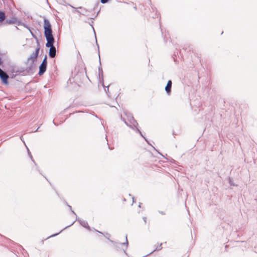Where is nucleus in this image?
<instances>
[{
	"instance_id": "f257e3e1",
	"label": "nucleus",
	"mask_w": 257,
	"mask_h": 257,
	"mask_svg": "<svg viewBox=\"0 0 257 257\" xmlns=\"http://www.w3.org/2000/svg\"><path fill=\"white\" fill-rule=\"evenodd\" d=\"M44 33L46 38L47 43L46 47L50 48L49 55L51 58H54L56 56V50L55 47L54 46L55 39L52 34V29L51 25L49 21L46 18L44 19Z\"/></svg>"
},
{
	"instance_id": "f03ea898",
	"label": "nucleus",
	"mask_w": 257,
	"mask_h": 257,
	"mask_svg": "<svg viewBox=\"0 0 257 257\" xmlns=\"http://www.w3.org/2000/svg\"><path fill=\"white\" fill-rule=\"evenodd\" d=\"M40 51V47L38 46L35 52L32 53L31 56L28 58L26 63V71L27 73H30L33 72L35 67V62L38 57L39 52Z\"/></svg>"
},
{
	"instance_id": "7ed1b4c3",
	"label": "nucleus",
	"mask_w": 257,
	"mask_h": 257,
	"mask_svg": "<svg viewBox=\"0 0 257 257\" xmlns=\"http://www.w3.org/2000/svg\"><path fill=\"white\" fill-rule=\"evenodd\" d=\"M123 121L126 125L132 128H134V127H136V128H138L137 126L138 125V123L133 116H128L127 120L123 119Z\"/></svg>"
},
{
	"instance_id": "20e7f679",
	"label": "nucleus",
	"mask_w": 257,
	"mask_h": 257,
	"mask_svg": "<svg viewBox=\"0 0 257 257\" xmlns=\"http://www.w3.org/2000/svg\"><path fill=\"white\" fill-rule=\"evenodd\" d=\"M0 78L4 84H6L8 83V79L9 78V76L5 72H4L1 68H0Z\"/></svg>"
},
{
	"instance_id": "39448f33",
	"label": "nucleus",
	"mask_w": 257,
	"mask_h": 257,
	"mask_svg": "<svg viewBox=\"0 0 257 257\" xmlns=\"http://www.w3.org/2000/svg\"><path fill=\"white\" fill-rule=\"evenodd\" d=\"M172 81L169 80L167 84V85L165 87V91H166L168 95H170L171 92V88H172Z\"/></svg>"
},
{
	"instance_id": "423d86ee",
	"label": "nucleus",
	"mask_w": 257,
	"mask_h": 257,
	"mask_svg": "<svg viewBox=\"0 0 257 257\" xmlns=\"http://www.w3.org/2000/svg\"><path fill=\"white\" fill-rule=\"evenodd\" d=\"M47 68V65L42 64L39 66V75L40 76L42 75L46 71Z\"/></svg>"
},
{
	"instance_id": "0eeeda50",
	"label": "nucleus",
	"mask_w": 257,
	"mask_h": 257,
	"mask_svg": "<svg viewBox=\"0 0 257 257\" xmlns=\"http://www.w3.org/2000/svg\"><path fill=\"white\" fill-rule=\"evenodd\" d=\"M76 220H78L80 224L84 227L88 229V230L90 229V227L88 225V223L86 221L80 219L79 218H77Z\"/></svg>"
},
{
	"instance_id": "6e6552de",
	"label": "nucleus",
	"mask_w": 257,
	"mask_h": 257,
	"mask_svg": "<svg viewBox=\"0 0 257 257\" xmlns=\"http://www.w3.org/2000/svg\"><path fill=\"white\" fill-rule=\"evenodd\" d=\"M17 19L16 18H13L11 20H7L6 23L8 24H14L17 22Z\"/></svg>"
},
{
	"instance_id": "1a4fd4ad",
	"label": "nucleus",
	"mask_w": 257,
	"mask_h": 257,
	"mask_svg": "<svg viewBox=\"0 0 257 257\" xmlns=\"http://www.w3.org/2000/svg\"><path fill=\"white\" fill-rule=\"evenodd\" d=\"M6 18L5 13L4 12L0 11V23L3 22Z\"/></svg>"
},
{
	"instance_id": "9d476101",
	"label": "nucleus",
	"mask_w": 257,
	"mask_h": 257,
	"mask_svg": "<svg viewBox=\"0 0 257 257\" xmlns=\"http://www.w3.org/2000/svg\"><path fill=\"white\" fill-rule=\"evenodd\" d=\"M79 9H81V11L79 12L78 11H77V12L78 13H80L81 14H82L83 15H85V13L87 12V11L85 9H83L81 7H80Z\"/></svg>"
},
{
	"instance_id": "9b49d317",
	"label": "nucleus",
	"mask_w": 257,
	"mask_h": 257,
	"mask_svg": "<svg viewBox=\"0 0 257 257\" xmlns=\"http://www.w3.org/2000/svg\"><path fill=\"white\" fill-rule=\"evenodd\" d=\"M98 73H99V77H100V76H101L102 77L103 76V75H102V73H103V71H102V69L100 67L98 69Z\"/></svg>"
},
{
	"instance_id": "f8f14e48",
	"label": "nucleus",
	"mask_w": 257,
	"mask_h": 257,
	"mask_svg": "<svg viewBox=\"0 0 257 257\" xmlns=\"http://www.w3.org/2000/svg\"><path fill=\"white\" fill-rule=\"evenodd\" d=\"M162 243H161L159 246H157L152 252H154L156 250H161L162 249Z\"/></svg>"
},
{
	"instance_id": "ddd939ff",
	"label": "nucleus",
	"mask_w": 257,
	"mask_h": 257,
	"mask_svg": "<svg viewBox=\"0 0 257 257\" xmlns=\"http://www.w3.org/2000/svg\"><path fill=\"white\" fill-rule=\"evenodd\" d=\"M47 56L46 55L45 57H44L42 62V64H46V65H47Z\"/></svg>"
},
{
	"instance_id": "4468645a",
	"label": "nucleus",
	"mask_w": 257,
	"mask_h": 257,
	"mask_svg": "<svg viewBox=\"0 0 257 257\" xmlns=\"http://www.w3.org/2000/svg\"><path fill=\"white\" fill-rule=\"evenodd\" d=\"M137 131L140 134V135L143 137V138L144 139H145V141H147V139H146V138L143 136L142 132L140 131V130L138 128H137Z\"/></svg>"
},
{
	"instance_id": "2eb2a0df",
	"label": "nucleus",
	"mask_w": 257,
	"mask_h": 257,
	"mask_svg": "<svg viewBox=\"0 0 257 257\" xmlns=\"http://www.w3.org/2000/svg\"><path fill=\"white\" fill-rule=\"evenodd\" d=\"M137 131L140 134V135L143 137V138L144 139H145V141H147V139H146V138L143 136L142 132L140 131V130L138 128H137Z\"/></svg>"
},
{
	"instance_id": "dca6fc26",
	"label": "nucleus",
	"mask_w": 257,
	"mask_h": 257,
	"mask_svg": "<svg viewBox=\"0 0 257 257\" xmlns=\"http://www.w3.org/2000/svg\"><path fill=\"white\" fill-rule=\"evenodd\" d=\"M137 131L140 134V135L143 137V138L144 139H145V141H147V139H146V138L143 136L142 132L140 131V130L138 128H137Z\"/></svg>"
},
{
	"instance_id": "f3484780",
	"label": "nucleus",
	"mask_w": 257,
	"mask_h": 257,
	"mask_svg": "<svg viewBox=\"0 0 257 257\" xmlns=\"http://www.w3.org/2000/svg\"><path fill=\"white\" fill-rule=\"evenodd\" d=\"M137 131L140 134V135L143 137V138L144 139H145V141H147V139H146V138L143 136L142 132L140 131V130L138 128H137Z\"/></svg>"
},
{
	"instance_id": "a211bd4d",
	"label": "nucleus",
	"mask_w": 257,
	"mask_h": 257,
	"mask_svg": "<svg viewBox=\"0 0 257 257\" xmlns=\"http://www.w3.org/2000/svg\"><path fill=\"white\" fill-rule=\"evenodd\" d=\"M108 0H101V3L102 4H105L106 3Z\"/></svg>"
},
{
	"instance_id": "6ab92c4d",
	"label": "nucleus",
	"mask_w": 257,
	"mask_h": 257,
	"mask_svg": "<svg viewBox=\"0 0 257 257\" xmlns=\"http://www.w3.org/2000/svg\"><path fill=\"white\" fill-rule=\"evenodd\" d=\"M122 244H125L126 245H127V244H128V241H127V236H126V242L125 243H123Z\"/></svg>"
},
{
	"instance_id": "aec40b11",
	"label": "nucleus",
	"mask_w": 257,
	"mask_h": 257,
	"mask_svg": "<svg viewBox=\"0 0 257 257\" xmlns=\"http://www.w3.org/2000/svg\"><path fill=\"white\" fill-rule=\"evenodd\" d=\"M63 231V230H61L60 232H59V233H56V234H53V235H52L51 236H50V237H52V236H56L57 235H58L59 233H60L61 232H62Z\"/></svg>"
},
{
	"instance_id": "412c9836",
	"label": "nucleus",
	"mask_w": 257,
	"mask_h": 257,
	"mask_svg": "<svg viewBox=\"0 0 257 257\" xmlns=\"http://www.w3.org/2000/svg\"><path fill=\"white\" fill-rule=\"evenodd\" d=\"M229 183L231 185H234L233 184V182H232V181L231 180V179H229Z\"/></svg>"
},
{
	"instance_id": "4be33fe9",
	"label": "nucleus",
	"mask_w": 257,
	"mask_h": 257,
	"mask_svg": "<svg viewBox=\"0 0 257 257\" xmlns=\"http://www.w3.org/2000/svg\"><path fill=\"white\" fill-rule=\"evenodd\" d=\"M159 213H161L162 215H165V213L163 211H159Z\"/></svg>"
},
{
	"instance_id": "5701e85b",
	"label": "nucleus",
	"mask_w": 257,
	"mask_h": 257,
	"mask_svg": "<svg viewBox=\"0 0 257 257\" xmlns=\"http://www.w3.org/2000/svg\"><path fill=\"white\" fill-rule=\"evenodd\" d=\"M146 219H147V218L146 217H143V220H144L145 223H146Z\"/></svg>"
},
{
	"instance_id": "b1692460",
	"label": "nucleus",
	"mask_w": 257,
	"mask_h": 257,
	"mask_svg": "<svg viewBox=\"0 0 257 257\" xmlns=\"http://www.w3.org/2000/svg\"><path fill=\"white\" fill-rule=\"evenodd\" d=\"M104 90L106 92L108 91V87H107V89L106 88H104Z\"/></svg>"
},
{
	"instance_id": "393cba45",
	"label": "nucleus",
	"mask_w": 257,
	"mask_h": 257,
	"mask_svg": "<svg viewBox=\"0 0 257 257\" xmlns=\"http://www.w3.org/2000/svg\"><path fill=\"white\" fill-rule=\"evenodd\" d=\"M28 152H29V156L31 158V159H32V155L31 154L30 152H29V151L28 150Z\"/></svg>"
},
{
	"instance_id": "a878e982",
	"label": "nucleus",
	"mask_w": 257,
	"mask_h": 257,
	"mask_svg": "<svg viewBox=\"0 0 257 257\" xmlns=\"http://www.w3.org/2000/svg\"><path fill=\"white\" fill-rule=\"evenodd\" d=\"M2 59L0 58V65L2 64Z\"/></svg>"
},
{
	"instance_id": "bb28decb",
	"label": "nucleus",
	"mask_w": 257,
	"mask_h": 257,
	"mask_svg": "<svg viewBox=\"0 0 257 257\" xmlns=\"http://www.w3.org/2000/svg\"><path fill=\"white\" fill-rule=\"evenodd\" d=\"M96 231H97V232H98L99 233H101V234H103V233H102V232H100V231H98V230H96Z\"/></svg>"
},
{
	"instance_id": "cd10ccee",
	"label": "nucleus",
	"mask_w": 257,
	"mask_h": 257,
	"mask_svg": "<svg viewBox=\"0 0 257 257\" xmlns=\"http://www.w3.org/2000/svg\"><path fill=\"white\" fill-rule=\"evenodd\" d=\"M72 212H73V213H74L75 215H76V213L74 212V211L72 210Z\"/></svg>"
},
{
	"instance_id": "c85d7f7f",
	"label": "nucleus",
	"mask_w": 257,
	"mask_h": 257,
	"mask_svg": "<svg viewBox=\"0 0 257 257\" xmlns=\"http://www.w3.org/2000/svg\"><path fill=\"white\" fill-rule=\"evenodd\" d=\"M74 223V222H73L72 223H71V224H70V226H72V225H73V224Z\"/></svg>"
},
{
	"instance_id": "c756f323",
	"label": "nucleus",
	"mask_w": 257,
	"mask_h": 257,
	"mask_svg": "<svg viewBox=\"0 0 257 257\" xmlns=\"http://www.w3.org/2000/svg\"><path fill=\"white\" fill-rule=\"evenodd\" d=\"M74 223V222H73L72 223H71V224H70V226H72V225H73V224Z\"/></svg>"
},
{
	"instance_id": "7c9ffc66",
	"label": "nucleus",
	"mask_w": 257,
	"mask_h": 257,
	"mask_svg": "<svg viewBox=\"0 0 257 257\" xmlns=\"http://www.w3.org/2000/svg\"><path fill=\"white\" fill-rule=\"evenodd\" d=\"M74 223V222H73L72 223H71V224H70V226H72V225H73V224Z\"/></svg>"
},
{
	"instance_id": "2f4dec72",
	"label": "nucleus",
	"mask_w": 257,
	"mask_h": 257,
	"mask_svg": "<svg viewBox=\"0 0 257 257\" xmlns=\"http://www.w3.org/2000/svg\"><path fill=\"white\" fill-rule=\"evenodd\" d=\"M74 223V222H73L72 223H71V224H70V226H72V225H73V224Z\"/></svg>"
},
{
	"instance_id": "473e14b6",
	"label": "nucleus",
	"mask_w": 257,
	"mask_h": 257,
	"mask_svg": "<svg viewBox=\"0 0 257 257\" xmlns=\"http://www.w3.org/2000/svg\"><path fill=\"white\" fill-rule=\"evenodd\" d=\"M99 61H100V55H99Z\"/></svg>"
},
{
	"instance_id": "72a5a7b5",
	"label": "nucleus",
	"mask_w": 257,
	"mask_h": 257,
	"mask_svg": "<svg viewBox=\"0 0 257 257\" xmlns=\"http://www.w3.org/2000/svg\"><path fill=\"white\" fill-rule=\"evenodd\" d=\"M69 207L71 209V206L70 205H68Z\"/></svg>"
},
{
	"instance_id": "f704fd0d",
	"label": "nucleus",
	"mask_w": 257,
	"mask_h": 257,
	"mask_svg": "<svg viewBox=\"0 0 257 257\" xmlns=\"http://www.w3.org/2000/svg\"><path fill=\"white\" fill-rule=\"evenodd\" d=\"M53 123H54V124L56 125V123H55L54 120H53Z\"/></svg>"
},
{
	"instance_id": "c9c22d12",
	"label": "nucleus",
	"mask_w": 257,
	"mask_h": 257,
	"mask_svg": "<svg viewBox=\"0 0 257 257\" xmlns=\"http://www.w3.org/2000/svg\"><path fill=\"white\" fill-rule=\"evenodd\" d=\"M38 128H39V127H38L37 129H36V130L35 132L37 131H38Z\"/></svg>"
},
{
	"instance_id": "e433bc0d",
	"label": "nucleus",
	"mask_w": 257,
	"mask_h": 257,
	"mask_svg": "<svg viewBox=\"0 0 257 257\" xmlns=\"http://www.w3.org/2000/svg\"><path fill=\"white\" fill-rule=\"evenodd\" d=\"M139 206L141 207V204H139Z\"/></svg>"
}]
</instances>
